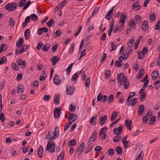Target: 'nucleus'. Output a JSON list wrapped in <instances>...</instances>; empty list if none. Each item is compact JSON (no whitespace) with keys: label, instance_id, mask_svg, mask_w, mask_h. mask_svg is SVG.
<instances>
[{"label":"nucleus","instance_id":"obj_49","mask_svg":"<svg viewBox=\"0 0 160 160\" xmlns=\"http://www.w3.org/2000/svg\"><path fill=\"white\" fill-rule=\"evenodd\" d=\"M54 21L53 19H51L49 21L47 22V25L49 27L51 28L52 25V24L54 23Z\"/></svg>","mask_w":160,"mask_h":160},{"label":"nucleus","instance_id":"obj_38","mask_svg":"<svg viewBox=\"0 0 160 160\" xmlns=\"http://www.w3.org/2000/svg\"><path fill=\"white\" fill-rule=\"evenodd\" d=\"M7 49V45L4 44H2L0 48V53H1L2 51H5Z\"/></svg>","mask_w":160,"mask_h":160},{"label":"nucleus","instance_id":"obj_37","mask_svg":"<svg viewBox=\"0 0 160 160\" xmlns=\"http://www.w3.org/2000/svg\"><path fill=\"white\" fill-rule=\"evenodd\" d=\"M96 117H93L89 120V122L92 124V125H94L96 124Z\"/></svg>","mask_w":160,"mask_h":160},{"label":"nucleus","instance_id":"obj_43","mask_svg":"<svg viewBox=\"0 0 160 160\" xmlns=\"http://www.w3.org/2000/svg\"><path fill=\"white\" fill-rule=\"evenodd\" d=\"M11 66L12 69L14 70L18 71L19 70L18 66L15 63H12Z\"/></svg>","mask_w":160,"mask_h":160},{"label":"nucleus","instance_id":"obj_48","mask_svg":"<svg viewBox=\"0 0 160 160\" xmlns=\"http://www.w3.org/2000/svg\"><path fill=\"white\" fill-rule=\"evenodd\" d=\"M124 78V75L122 73H120L118 74V81H122Z\"/></svg>","mask_w":160,"mask_h":160},{"label":"nucleus","instance_id":"obj_36","mask_svg":"<svg viewBox=\"0 0 160 160\" xmlns=\"http://www.w3.org/2000/svg\"><path fill=\"white\" fill-rule=\"evenodd\" d=\"M118 112L117 111H115L113 113L111 117V121H113L117 117Z\"/></svg>","mask_w":160,"mask_h":160},{"label":"nucleus","instance_id":"obj_63","mask_svg":"<svg viewBox=\"0 0 160 160\" xmlns=\"http://www.w3.org/2000/svg\"><path fill=\"white\" fill-rule=\"evenodd\" d=\"M138 58L139 60L143 58V56L144 55L143 54L142 52H138Z\"/></svg>","mask_w":160,"mask_h":160},{"label":"nucleus","instance_id":"obj_61","mask_svg":"<svg viewBox=\"0 0 160 160\" xmlns=\"http://www.w3.org/2000/svg\"><path fill=\"white\" fill-rule=\"evenodd\" d=\"M146 96V92H142L140 96V100L142 102L143 101V100L142 99L145 97Z\"/></svg>","mask_w":160,"mask_h":160},{"label":"nucleus","instance_id":"obj_42","mask_svg":"<svg viewBox=\"0 0 160 160\" xmlns=\"http://www.w3.org/2000/svg\"><path fill=\"white\" fill-rule=\"evenodd\" d=\"M50 48V45L46 44L42 48V50L44 51H47Z\"/></svg>","mask_w":160,"mask_h":160},{"label":"nucleus","instance_id":"obj_31","mask_svg":"<svg viewBox=\"0 0 160 160\" xmlns=\"http://www.w3.org/2000/svg\"><path fill=\"white\" fill-rule=\"evenodd\" d=\"M149 83L148 80L147 81L144 83V85L143 87L140 89L139 92V93H141L147 87L148 84Z\"/></svg>","mask_w":160,"mask_h":160},{"label":"nucleus","instance_id":"obj_13","mask_svg":"<svg viewBox=\"0 0 160 160\" xmlns=\"http://www.w3.org/2000/svg\"><path fill=\"white\" fill-rule=\"evenodd\" d=\"M85 147V145L83 142H82L78 146V152H79V154H80L84 150Z\"/></svg>","mask_w":160,"mask_h":160},{"label":"nucleus","instance_id":"obj_52","mask_svg":"<svg viewBox=\"0 0 160 160\" xmlns=\"http://www.w3.org/2000/svg\"><path fill=\"white\" fill-rule=\"evenodd\" d=\"M134 40L133 39L130 40L127 43V45L128 47H132L133 45Z\"/></svg>","mask_w":160,"mask_h":160},{"label":"nucleus","instance_id":"obj_5","mask_svg":"<svg viewBox=\"0 0 160 160\" xmlns=\"http://www.w3.org/2000/svg\"><path fill=\"white\" fill-rule=\"evenodd\" d=\"M62 108H55L54 111V116L55 118H59L61 114V111Z\"/></svg>","mask_w":160,"mask_h":160},{"label":"nucleus","instance_id":"obj_16","mask_svg":"<svg viewBox=\"0 0 160 160\" xmlns=\"http://www.w3.org/2000/svg\"><path fill=\"white\" fill-rule=\"evenodd\" d=\"M139 1H136L133 4L132 7L133 8L136 9L137 10H138L141 9V7L139 5Z\"/></svg>","mask_w":160,"mask_h":160},{"label":"nucleus","instance_id":"obj_55","mask_svg":"<svg viewBox=\"0 0 160 160\" xmlns=\"http://www.w3.org/2000/svg\"><path fill=\"white\" fill-rule=\"evenodd\" d=\"M51 98V96L49 95H45L43 98V99L44 100L45 102H47L49 101Z\"/></svg>","mask_w":160,"mask_h":160},{"label":"nucleus","instance_id":"obj_29","mask_svg":"<svg viewBox=\"0 0 160 160\" xmlns=\"http://www.w3.org/2000/svg\"><path fill=\"white\" fill-rule=\"evenodd\" d=\"M88 145L86 146L85 150L84 151L85 153H87L92 148V146H91L92 143H88Z\"/></svg>","mask_w":160,"mask_h":160},{"label":"nucleus","instance_id":"obj_56","mask_svg":"<svg viewBox=\"0 0 160 160\" xmlns=\"http://www.w3.org/2000/svg\"><path fill=\"white\" fill-rule=\"evenodd\" d=\"M90 81V78H88L86 81L85 84V86L87 88L89 87V85Z\"/></svg>","mask_w":160,"mask_h":160},{"label":"nucleus","instance_id":"obj_46","mask_svg":"<svg viewBox=\"0 0 160 160\" xmlns=\"http://www.w3.org/2000/svg\"><path fill=\"white\" fill-rule=\"evenodd\" d=\"M71 47L68 50V53H71L72 54L73 53V51L74 49L75 46V44L73 43L71 44Z\"/></svg>","mask_w":160,"mask_h":160},{"label":"nucleus","instance_id":"obj_14","mask_svg":"<svg viewBox=\"0 0 160 160\" xmlns=\"http://www.w3.org/2000/svg\"><path fill=\"white\" fill-rule=\"evenodd\" d=\"M17 92L20 93L24 91V87L22 84H19L17 87Z\"/></svg>","mask_w":160,"mask_h":160},{"label":"nucleus","instance_id":"obj_44","mask_svg":"<svg viewBox=\"0 0 160 160\" xmlns=\"http://www.w3.org/2000/svg\"><path fill=\"white\" fill-rule=\"evenodd\" d=\"M31 19L33 21H37L38 20V17L35 14L33 13L30 15Z\"/></svg>","mask_w":160,"mask_h":160},{"label":"nucleus","instance_id":"obj_59","mask_svg":"<svg viewBox=\"0 0 160 160\" xmlns=\"http://www.w3.org/2000/svg\"><path fill=\"white\" fill-rule=\"evenodd\" d=\"M0 119L2 122H4L5 120L4 115L2 112L0 114Z\"/></svg>","mask_w":160,"mask_h":160},{"label":"nucleus","instance_id":"obj_18","mask_svg":"<svg viewBox=\"0 0 160 160\" xmlns=\"http://www.w3.org/2000/svg\"><path fill=\"white\" fill-rule=\"evenodd\" d=\"M78 118V116L75 113H72L70 115L68 119V120L69 121H70L72 120L73 119L72 122H74Z\"/></svg>","mask_w":160,"mask_h":160},{"label":"nucleus","instance_id":"obj_6","mask_svg":"<svg viewBox=\"0 0 160 160\" xmlns=\"http://www.w3.org/2000/svg\"><path fill=\"white\" fill-rule=\"evenodd\" d=\"M122 128L123 127L122 125H120L117 128H115L114 130V133L116 135H119L122 133Z\"/></svg>","mask_w":160,"mask_h":160},{"label":"nucleus","instance_id":"obj_12","mask_svg":"<svg viewBox=\"0 0 160 160\" xmlns=\"http://www.w3.org/2000/svg\"><path fill=\"white\" fill-rule=\"evenodd\" d=\"M54 133L53 131H49L48 133L46 135L45 138L47 140L50 139H52V137H53V135H54Z\"/></svg>","mask_w":160,"mask_h":160},{"label":"nucleus","instance_id":"obj_39","mask_svg":"<svg viewBox=\"0 0 160 160\" xmlns=\"http://www.w3.org/2000/svg\"><path fill=\"white\" fill-rule=\"evenodd\" d=\"M62 33V31L61 30H59L56 31L53 34V37L55 38H57L58 36H60Z\"/></svg>","mask_w":160,"mask_h":160},{"label":"nucleus","instance_id":"obj_50","mask_svg":"<svg viewBox=\"0 0 160 160\" xmlns=\"http://www.w3.org/2000/svg\"><path fill=\"white\" fill-rule=\"evenodd\" d=\"M155 116H152L149 121L150 124L153 125L155 122Z\"/></svg>","mask_w":160,"mask_h":160},{"label":"nucleus","instance_id":"obj_64","mask_svg":"<svg viewBox=\"0 0 160 160\" xmlns=\"http://www.w3.org/2000/svg\"><path fill=\"white\" fill-rule=\"evenodd\" d=\"M155 29L156 30H158L160 29V21H158L157 23V24L155 27Z\"/></svg>","mask_w":160,"mask_h":160},{"label":"nucleus","instance_id":"obj_22","mask_svg":"<svg viewBox=\"0 0 160 160\" xmlns=\"http://www.w3.org/2000/svg\"><path fill=\"white\" fill-rule=\"evenodd\" d=\"M152 78L154 80H156L159 76V72L158 71H154L151 74Z\"/></svg>","mask_w":160,"mask_h":160},{"label":"nucleus","instance_id":"obj_21","mask_svg":"<svg viewBox=\"0 0 160 160\" xmlns=\"http://www.w3.org/2000/svg\"><path fill=\"white\" fill-rule=\"evenodd\" d=\"M60 97V94L59 93L56 94L54 95V102L56 104H59V99Z\"/></svg>","mask_w":160,"mask_h":160},{"label":"nucleus","instance_id":"obj_27","mask_svg":"<svg viewBox=\"0 0 160 160\" xmlns=\"http://www.w3.org/2000/svg\"><path fill=\"white\" fill-rule=\"evenodd\" d=\"M43 153V149L41 145H40L38 148V154L40 158H42Z\"/></svg>","mask_w":160,"mask_h":160},{"label":"nucleus","instance_id":"obj_32","mask_svg":"<svg viewBox=\"0 0 160 160\" xmlns=\"http://www.w3.org/2000/svg\"><path fill=\"white\" fill-rule=\"evenodd\" d=\"M115 150L117 153L119 155H121L122 151V149L120 146H117L115 148Z\"/></svg>","mask_w":160,"mask_h":160},{"label":"nucleus","instance_id":"obj_58","mask_svg":"<svg viewBox=\"0 0 160 160\" xmlns=\"http://www.w3.org/2000/svg\"><path fill=\"white\" fill-rule=\"evenodd\" d=\"M123 82V84L124 87V88L127 89L128 88L129 84V82L128 81H124Z\"/></svg>","mask_w":160,"mask_h":160},{"label":"nucleus","instance_id":"obj_7","mask_svg":"<svg viewBox=\"0 0 160 160\" xmlns=\"http://www.w3.org/2000/svg\"><path fill=\"white\" fill-rule=\"evenodd\" d=\"M53 82L54 83L57 85H59L60 84L61 80L59 79V77L57 74H55L54 76Z\"/></svg>","mask_w":160,"mask_h":160},{"label":"nucleus","instance_id":"obj_51","mask_svg":"<svg viewBox=\"0 0 160 160\" xmlns=\"http://www.w3.org/2000/svg\"><path fill=\"white\" fill-rule=\"evenodd\" d=\"M111 74V71L110 70H108L105 71V78H110Z\"/></svg>","mask_w":160,"mask_h":160},{"label":"nucleus","instance_id":"obj_47","mask_svg":"<svg viewBox=\"0 0 160 160\" xmlns=\"http://www.w3.org/2000/svg\"><path fill=\"white\" fill-rule=\"evenodd\" d=\"M122 136L120 135L116 136L113 139V141L115 142H118L121 139Z\"/></svg>","mask_w":160,"mask_h":160},{"label":"nucleus","instance_id":"obj_3","mask_svg":"<svg viewBox=\"0 0 160 160\" xmlns=\"http://www.w3.org/2000/svg\"><path fill=\"white\" fill-rule=\"evenodd\" d=\"M97 132L96 131H94L92 134L91 136L90 137L88 143H92V144L94 142L95 140L97 138Z\"/></svg>","mask_w":160,"mask_h":160},{"label":"nucleus","instance_id":"obj_11","mask_svg":"<svg viewBox=\"0 0 160 160\" xmlns=\"http://www.w3.org/2000/svg\"><path fill=\"white\" fill-rule=\"evenodd\" d=\"M107 116L105 115L103 117H101L99 119V124L101 125L104 124L106 122Z\"/></svg>","mask_w":160,"mask_h":160},{"label":"nucleus","instance_id":"obj_20","mask_svg":"<svg viewBox=\"0 0 160 160\" xmlns=\"http://www.w3.org/2000/svg\"><path fill=\"white\" fill-rule=\"evenodd\" d=\"M125 125L128 130H131L132 128L131 126H132V122L130 119H127L126 120Z\"/></svg>","mask_w":160,"mask_h":160},{"label":"nucleus","instance_id":"obj_26","mask_svg":"<svg viewBox=\"0 0 160 160\" xmlns=\"http://www.w3.org/2000/svg\"><path fill=\"white\" fill-rule=\"evenodd\" d=\"M30 34V29H27L25 31L24 37L26 40H28L30 38L29 35Z\"/></svg>","mask_w":160,"mask_h":160},{"label":"nucleus","instance_id":"obj_40","mask_svg":"<svg viewBox=\"0 0 160 160\" xmlns=\"http://www.w3.org/2000/svg\"><path fill=\"white\" fill-rule=\"evenodd\" d=\"M126 18V17L125 15H121L120 16V20L119 21V23H124L125 20Z\"/></svg>","mask_w":160,"mask_h":160},{"label":"nucleus","instance_id":"obj_17","mask_svg":"<svg viewBox=\"0 0 160 160\" xmlns=\"http://www.w3.org/2000/svg\"><path fill=\"white\" fill-rule=\"evenodd\" d=\"M60 60L59 58L56 56H54L51 58V61L52 62V64L55 65Z\"/></svg>","mask_w":160,"mask_h":160},{"label":"nucleus","instance_id":"obj_25","mask_svg":"<svg viewBox=\"0 0 160 160\" xmlns=\"http://www.w3.org/2000/svg\"><path fill=\"white\" fill-rule=\"evenodd\" d=\"M135 19L136 23L138 25L140 24L142 20L141 17L139 15H136L135 16Z\"/></svg>","mask_w":160,"mask_h":160},{"label":"nucleus","instance_id":"obj_28","mask_svg":"<svg viewBox=\"0 0 160 160\" xmlns=\"http://www.w3.org/2000/svg\"><path fill=\"white\" fill-rule=\"evenodd\" d=\"M23 43V38H20L19 40V42H16V46L18 48H19L22 45Z\"/></svg>","mask_w":160,"mask_h":160},{"label":"nucleus","instance_id":"obj_23","mask_svg":"<svg viewBox=\"0 0 160 160\" xmlns=\"http://www.w3.org/2000/svg\"><path fill=\"white\" fill-rule=\"evenodd\" d=\"M113 14V12L112 10H110L106 14L105 16L106 18L108 20H110L111 19V17H112Z\"/></svg>","mask_w":160,"mask_h":160},{"label":"nucleus","instance_id":"obj_35","mask_svg":"<svg viewBox=\"0 0 160 160\" xmlns=\"http://www.w3.org/2000/svg\"><path fill=\"white\" fill-rule=\"evenodd\" d=\"M159 87H160V81L159 80H157L154 83V87L156 89L159 90Z\"/></svg>","mask_w":160,"mask_h":160},{"label":"nucleus","instance_id":"obj_19","mask_svg":"<svg viewBox=\"0 0 160 160\" xmlns=\"http://www.w3.org/2000/svg\"><path fill=\"white\" fill-rule=\"evenodd\" d=\"M145 108L143 105H141L139 107L138 110V114L140 116H141L144 111Z\"/></svg>","mask_w":160,"mask_h":160},{"label":"nucleus","instance_id":"obj_4","mask_svg":"<svg viewBox=\"0 0 160 160\" xmlns=\"http://www.w3.org/2000/svg\"><path fill=\"white\" fill-rule=\"evenodd\" d=\"M141 28L143 32H147L149 28L148 22L145 20L143 21L142 23Z\"/></svg>","mask_w":160,"mask_h":160},{"label":"nucleus","instance_id":"obj_57","mask_svg":"<svg viewBox=\"0 0 160 160\" xmlns=\"http://www.w3.org/2000/svg\"><path fill=\"white\" fill-rule=\"evenodd\" d=\"M108 154L110 156H112L114 153V151L113 149H110L108 151Z\"/></svg>","mask_w":160,"mask_h":160},{"label":"nucleus","instance_id":"obj_62","mask_svg":"<svg viewBox=\"0 0 160 160\" xmlns=\"http://www.w3.org/2000/svg\"><path fill=\"white\" fill-rule=\"evenodd\" d=\"M43 44L41 42H40L38 44V45L36 46V48L38 50L40 49L43 46Z\"/></svg>","mask_w":160,"mask_h":160},{"label":"nucleus","instance_id":"obj_45","mask_svg":"<svg viewBox=\"0 0 160 160\" xmlns=\"http://www.w3.org/2000/svg\"><path fill=\"white\" fill-rule=\"evenodd\" d=\"M15 22L13 20L12 18L11 17L9 19V24L11 26H13L15 25Z\"/></svg>","mask_w":160,"mask_h":160},{"label":"nucleus","instance_id":"obj_1","mask_svg":"<svg viewBox=\"0 0 160 160\" xmlns=\"http://www.w3.org/2000/svg\"><path fill=\"white\" fill-rule=\"evenodd\" d=\"M55 150V143L53 141L49 140L48 142L46 151H48L50 153H53Z\"/></svg>","mask_w":160,"mask_h":160},{"label":"nucleus","instance_id":"obj_53","mask_svg":"<svg viewBox=\"0 0 160 160\" xmlns=\"http://www.w3.org/2000/svg\"><path fill=\"white\" fill-rule=\"evenodd\" d=\"M64 154L63 152H61L60 154L58 156L57 160H62L64 157Z\"/></svg>","mask_w":160,"mask_h":160},{"label":"nucleus","instance_id":"obj_2","mask_svg":"<svg viewBox=\"0 0 160 160\" xmlns=\"http://www.w3.org/2000/svg\"><path fill=\"white\" fill-rule=\"evenodd\" d=\"M17 8L16 3H10L5 6V8L7 9L8 11H11L14 10Z\"/></svg>","mask_w":160,"mask_h":160},{"label":"nucleus","instance_id":"obj_60","mask_svg":"<svg viewBox=\"0 0 160 160\" xmlns=\"http://www.w3.org/2000/svg\"><path fill=\"white\" fill-rule=\"evenodd\" d=\"M7 60L5 56L3 57L2 58H0V65L3 64L5 61Z\"/></svg>","mask_w":160,"mask_h":160},{"label":"nucleus","instance_id":"obj_54","mask_svg":"<svg viewBox=\"0 0 160 160\" xmlns=\"http://www.w3.org/2000/svg\"><path fill=\"white\" fill-rule=\"evenodd\" d=\"M98 8L95 7L92 12V16L93 17L94 15H96V14L98 12Z\"/></svg>","mask_w":160,"mask_h":160},{"label":"nucleus","instance_id":"obj_24","mask_svg":"<svg viewBox=\"0 0 160 160\" xmlns=\"http://www.w3.org/2000/svg\"><path fill=\"white\" fill-rule=\"evenodd\" d=\"M128 25L129 27L131 28H132L133 27V28L135 29L136 28L135 27V21L132 18L131 19L130 21H129L128 23Z\"/></svg>","mask_w":160,"mask_h":160},{"label":"nucleus","instance_id":"obj_10","mask_svg":"<svg viewBox=\"0 0 160 160\" xmlns=\"http://www.w3.org/2000/svg\"><path fill=\"white\" fill-rule=\"evenodd\" d=\"M27 49V47L26 45H24L22 48L21 49H17L16 50L15 53L16 54H18L22 53L25 52Z\"/></svg>","mask_w":160,"mask_h":160},{"label":"nucleus","instance_id":"obj_15","mask_svg":"<svg viewBox=\"0 0 160 160\" xmlns=\"http://www.w3.org/2000/svg\"><path fill=\"white\" fill-rule=\"evenodd\" d=\"M54 134L53 137H52V139H56L58 136L59 134V128L58 126H56L55 128Z\"/></svg>","mask_w":160,"mask_h":160},{"label":"nucleus","instance_id":"obj_9","mask_svg":"<svg viewBox=\"0 0 160 160\" xmlns=\"http://www.w3.org/2000/svg\"><path fill=\"white\" fill-rule=\"evenodd\" d=\"M17 62L18 65L21 66L22 68H24L26 65V62L25 61L22 60L21 58H19L17 61Z\"/></svg>","mask_w":160,"mask_h":160},{"label":"nucleus","instance_id":"obj_33","mask_svg":"<svg viewBox=\"0 0 160 160\" xmlns=\"http://www.w3.org/2000/svg\"><path fill=\"white\" fill-rule=\"evenodd\" d=\"M108 128L107 127L105 126L102 128L100 130L99 135V136H101L107 130Z\"/></svg>","mask_w":160,"mask_h":160},{"label":"nucleus","instance_id":"obj_34","mask_svg":"<svg viewBox=\"0 0 160 160\" xmlns=\"http://www.w3.org/2000/svg\"><path fill=\"white\" fill-rule=\"evenodd\" d=\"M76 142L74 139H72L69 141L68 143V146L69 147L75 145Z\"/></svg>","mask_w":160,"mask_h":160},{"label":"nucleus","instance_id":"obj_41","mask_svg":"<svg viewBox=\"0 0 160 160\" xmlns=\"http://www.w3.org/2000/svg\"><path fill=\"white\" fill-rule=\"evenodd\" d=\"M114 98V95L113 94H111L109 96L108 99V101L109 103H110L112 102Z\"/></svg>","mask_w":160,"mask_h":160},{"label":"nucleus","instance_id":"obj_8","mask_svg":"<svg viewBox=\"0 0 160 160\" xmlns=\"http://www.w3.org/2000/svg\"><path fill=\"white\" fill-rule=\"evenodd\" d=\"M75 88L73 86H68L66 88V92L70 95H72L74 91Z\"/></svg>","mask_w":160,"mask_h":160},{"label":"nucleus","instance_id":"obj_30","mask_svg":"<svg viewBox=\"0 0 160 160\" xmlns=\"http://www.w3.org/2000/svg\"><path fill=\"white\" fill-rule=\"evenodd\" d=\"M138 101V99L137 98H133L132 99L130 100L131 102V105L130 106L132 107H134V105L136 104L137 102Z\"/></svg>","mask_w":160,"mask_h":160}]
</instances>
